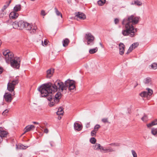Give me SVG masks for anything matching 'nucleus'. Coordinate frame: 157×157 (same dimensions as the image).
<instances>
[{
  "label": "nucleus",
  "instance_id": "de8ad7c7",
  "mask_svg": "<svg viewBox=\"0 0 157 157\" xmlns=\"http://www.w3.org/2000/svg\"><path fill=\"white\" fill-rule=\"evenodd\" d=\"M20 147L21 149H25V147L23 145H20Z\"/></svg>",
  "mask_w": 157,
  "mask_h": 157
},
{
  "label": "nucleus",
  "instance_id": "f8f14e48",
  "mask_svg": "<svg viewBox=\"0 0 157 157\" xmlns=\"http://www.w3.org/2000/svg\"><path fill=\"white\" fill-rule=\"evenodd\" d=\"M35 128V126L33 125H30L26 126L24 129V132L23 134L27 132L30 131L34 129Z\"/></svg>",
  "mask_w": 157,
  "mask_h": 157
},
{
  "label": "nucleus",
  "instance_id": "864d4df0",
  "mask_svg": "<svg viewBox=\"0 0 157 157\" xmlns=\"http://www.w3.org/2000/svg\"><path fill=\"white\" fill-rule=\"evenodd\" d=\"M90 123H87L86 124V128H89L90 127Z\"/></svg>",
  "mask_w": 157,
  "mask_h": 157
},
{
  "label": "nucleus",
  "instance_id": "5701e85b",
  "mask_svg": "<svg viewBox=\"0 0 157 157\" xmlns=\"http://www.w3.org/2000/svg\"><path fill=\"white\" fill-rule=\"evenodd\" d=\"M69 40L67 38L65 39L63 41V45L64 47H66L68 45L69 43Z\"/></svg>",
  "mask_w": 157,
  "mask_h": 157
},
{
  "label": "nucleus",
  "instance_id": "603ef678",
  "mask_svg": "<svg viewBox=\"0 0 157 157\" xmlns=\"http://www.w3.org/2000/svg\"><path fill=\"white\" fill-rule=\"evenodd\" d=\"M3 71V68L1 67H0V74H1Z\"/></svg>",
  "mask_w": 157,
  "mask_h": 157
},
{
  "label": "nucleus",
  "instance_id": "a211bd4d",
  "mask_svg": "<svg viewBox=\"0 0 157 157\" xmlns=\"http://www.w3.org/2000/svg\"><path fill=\"white\" fill-rule=\"evenodd\" d=\"M153 93V91L152 89L148 88V100L151 98Z\"/></svg>",
  "mask_w": 157,
  "mask_h": 157
},
{
  "label": "nucleus",
  "instance_id": "473e14b6",
  "mask_svg": "<svg viewBox=\"0 0 157 157\" xmlns=\"http://www.w3.org/2000/svg\"><path fill=\"white\" fill-rule=\"evenodd\" d=\"M58 103H56L55 102L52 101L50 102L49 104V105L50 107H52L53 106H55L56 104H57Z\"/></svg>",
  "mask_w": 157,
  "mask_h": 157
},
{
  "label": "nucleus",
  "instance_id": "ea45409f",
  "mask_svg": "<svg viewBox=\"0 0 157 157\" xmlns=\"http://www.w3.org/2000/svg\"><path fill=\"white\" fill-rule=\"evenodd\" d=\"M42 45L43 46L47 45V44H48V40H46V39H45L44 40V43H43V41L42 40Z\"/></svg>",
  "mask_w": 157,
  "mask_h": 157
},
{
  "label": "nucleus",
  "instance_id": "20e7f679",
  "mask_svg": "<svg viewBox=\"0 0 157 157\" xmlns=\"http://www.w3.org/2000/svg\"><path fill=\"white\" fill-rule=\"evenodd\" d=\"M21 61V60L19 58H14L10 62V65L14 68L18 69L20 67Z\"/></svg>",
  "mask_w": 157,
  "mask_h": 157
},
{
  "label": "nucleus",
  "instance_id": "79ce46f5",
  "mask_svg": "<svg viewBox=\"0 0 157 157\" xmlns=\"http://www.w3.org/2000/svg\"><path fill=\"white\" fill-rule=\"evenodd\" d=\"M134 4L138 6H140L142 4V3L138 1H135Z\"/></svg>",
  "mask_w": 157,
  "mask_h": 157
},
{
  "label": "nucleus",
  "instance_id": "9d476101",
  "mask_svg": "<svg viewBox=\"0 0 157 157\" xmlns=\"http://www.w3.org/2000/svg\"><path fill=\"white\" fill-rule=\"evenodd\" d=\"M76 14L75 17L77 20L79 19H84L86 18L85 15L82 13L79 12Z\"/></svg>",
  "mask_w": 157,
  "mask_h": 157
},
{
  "label": "nucleus",
  "instance_id": "412c9836",
  "mask_svg": "<svg viewBox=\"0 0 157 157\" xmlns=\"http://www.w3.org/2000/svg\"><path fill=\"white\" fill-rule=\"evenodd\" d=\"M98 51L97 47H95L94 48L90 49L89 50V52L90 54H93L96 52Z\"/></svg>",
  "mask_w": 157,
  "mask_h": 157
},
{
  "label": "nucleus",
  "instance_id": "5fc2aeb1",
  "mask_svg": "<svg viewBox=\"0 0 157 157\" xmlns=\"http://www.w3.org/2000/svg\"><path fill=\"white\" fill-rule=\"evenodd\" d=\"M75 153L76 155H78L79 154V151L78 150H77L75 151Z\"/></svg>",
  "mask_w": 157,
  "mask_h": 157
},
{
  "label": "nucleus",
  "instance_id": "37998d69",
  "mask_svg": "<svg viewBox=\"0 0 157 157\" xmlns=\"http://www.w3.org/2000/svg\"><path fill=\"white\" fill-rule=\"evenodd\" d=\"M40 14L44 17L46 14V13L44 10H42L41 11Z\"/></svg>",
  "mask_w": 157,
  "mask_h": 157
},
{
  "label": "nucleus",
  "instance_id": "cd10ccee",
  "mask_svg": "<svg viewBox=\"0 0 157 157\" xmlns=\"http://www.w3.org/2000/svg\"><path fill=\"white\" fill-rule=\"evenodd\" d=\"M105 2V0H100L98 2V5L100 6H102Z\"/></svg>",
  "mask_w": 157,
  "mask_h": 157
},
{
  "label": "nucleus",
  "instance_id": "e2e57ef3",
  "mask_svg": "<svg viewBox=\"0 0 157 157\" xmlns=\"http://www.w3.org/2000/svg\"><path fill=\"white\" fill-rule=\"evenodd\" d=\"M50 145H51V146H52V147L53 146V145H52V144L51 143H50Z\"/></svg>",
  "mask_w": 157,
  "mask_h": 157
},
{
  "label": "nucleus",
  "instance_id": "7c9ffc66",
  "mask_svg": "<svg viewBox=\"0 0 157 157\" xmlns=\"http://www.w3.org/2000/svg\"><path fill=\"white\" fill-rule=\"evenodd\" d=\"M55 10L56 14H57V16L60 15L61 18H62V15L61 13L57 9L55 8Z\"/></svg>",
  "mask_w": 157,
  "mask_h": 157
},
{
  "label": "nucleus",
  "instance_id": "69168bd1",
  "mask_svg": "<svg viewBox=\"0 0 157 157\" xmlns=\"http://www.w3.org/2000/svg\"><path fill=\"white\" fill-rule=\"evenodd\" d=\"M100 45H102L101 43H100Z\"/></svg>",
  "mask_w": 157,
  "mask_h": 157
},
{
  "label": "nucleus",
  "instance_id": "6ab92c4d",
  "mask_svg": "<svg viewBox=\"0 0 157 157\" xmlns=\"http://www.w3.org/2000/svg\"><path fill=\"white\" fill-rule=\"evenodd\" d=\"M64 113L63 109L61 107H59L58 109V111L56 112V113L58 115H63Z\"/></svg>",
  "mask_w": 157,
  "mask_h": 157
},
{
  "label": "nucleus",
  "instance_id": "a18cd8bd",
  "mask_svg": "<svg viewBox=\"0 0 157 157\" xmlns=\"http://www.w3.org/2000/svg\"><path fill=\"white\" fill-rule=\"evenodd\" d=\"M132 155H133V157H137V154L133 150H132Z\"/></svg>",
  "mask_w": 157,
  "mask_h": 157
},
{
  "label": "nucleus",
  "instance_id": "f03ea898",
  "mask_svg": "<svg viewBox=\"0 0 157 157\" xmlns=\"http://www.w3.org/2000/svg\"><path fill=\"white\" fill-rule=\"evenodd\" d=\"M139 17L131 15L128 17L127 19H124L122 22V24H125V29L122 30V34L124 36H129L131 37L134 36L135 33L137 31L136 29H135L133 25H135L138 23Z\"/></svg>",
  "mask_w": 157,
  "mask_h": 157
},
{
  "label": "nucleus",
  "instance_id": "4c0bfd02",
  "mask_svg": "<svg viewBox=\"0 0 157 157\" xmlns=\"http://www.w3.org/2000/svg\"><path fill=\"white\" fill-rule=\"evenodd\" d=\"M97 132H96L94 130H92L91 132V136H95L96 135Z\"/></svg>",
  "mask_w": 157,
  "mask_h": 157
},
{
  "label": "nucleus",
  "instance_id": "0eeeda50",
  "mask_svg": "<svg viewBox=\"0 0 157 157\" xmlns=\"http://www.w3.org/2000/svg\"><path fill=\"white\" fill-rule=\"evenodd\" d=\"M12 96H13L12 95V94H11L7 92L5 93L3 97L5 101L7 102L10 103L12 101L13 99Z\"/></svg>",
  "mask_w": 157,
  "mask_h": 157
},
{
  "label": "nucleus",
  "instance_id": "680f3d73",
  "mask_svg": "<svg viewBox=\"0 0 157 157\" xmlns=\"http://www.w3.org/2000/svg\"><path fill=\"white\" fill-rule=\"evenodd\" d=\"M1 44H2V41H1L0 40V46H1Z\"/></svg>",
  "mask_w": 157,
  "mask_h": 157
},
{
  "label": "nucleus",
  "instance_id": "f257e3e1",
  "mask_svg": "<svg viewBox=\"0 0 157 157\" xmlns=\"http://www.w3.org/2000/svg\"><path fill=\"white\" fill-rule=\"evenodd\" d=\"M68 87L70 91L74 90L75 88V81L68 79L64 84L59 81H57L52 85L50 83L43 84L38 88V90L41 93L42 97H46L48 100L51 101L52 100L53 91H56L58 89L63 92L66 90Z\"/></svg>",
  "mask_w": 157,
  "mask_h": 157
},
{
  "label": "nucleus",
  "instance_id": "6e6552de",
  "mask_svg": "<svg viewBox=\"0 0 157 157\" xmlns=\"http://www.w3.org/2000/svg\"><path fill=\"white\" fill-rule=\"evenodd\" d=\"M25 28L26 30H30V33H34V32H35L37 29L36 27L35 26L33 27V28L31 29V28H32V25L27 22H25Z\"/></svg>",
  "mask_w": 157,
  "mask_h": 157
},
{
  "label": "nucleus",
  "instance_id": "0e129e2a",
  "mask_svg": "<svg viewBox=\"0 0 157 157\" xmlns=\"http://www.w3.org/2000/svg\"><path fill=\"white\" fill-rule=\"evenodd\" d=\"M137 85H138V84L136 83V85L134 87H135Z\"/></svg>",
  "mask_w": 157,
  "mask_h": 157
},
{
  "label": "nucleus",
  "instance_id": "9b49d317",
  "mask_svg": "<svg viewBox=\"0 0 157 157\" xmlns=\"http://www.w3.org/2000/svg\"><path fill=\"white\" fill-rule=\"evenodd\" d=\"M139 45V43L137 42L133 43L129 47L127 54H128L130 53L134 49L136 48Z\"/></svg>",
  "mask_w": 157,
  "mask_h": 157
},
{
  "label": "nucleus",
  "instance_id": "09e8293b",
  "mask_svg": "<svg viewBox=\"0 0 157 157\" xmlns=\"http://www.w3.org/2000/svg\"><path fill=\"white\" fill-rule=\"evenodd\" d=\"M114 22L115 24H117L119 22V20L117 18H116L114 20Z\"/></svg>",
  "mask_w": 157,
  "mask_h": 157
},
{
  "label": "nucleus",
  "instance_id": "7ed1b4c3",
  "mask_svg": "<svg viewBox=\"0 0 157 157\" xmlns=\"http://www.w3.org/2000/svg\"><path fill=\"white\" fill-rule=\"evenodd\" d=\"M18 83V79L13 80L9 82L7 84V90L10 92H12V95L14 96L15 94L14 91L15 86Z\"/></svg>",
  "mask_w": 157,
  "mask_h": 157
},
{
  "label": "nucleus",
  "instance_id": "58836bf2",
  "mask_svg": "<svg viewBox=\"0 0 157 157\" xmlns=\"http://www.w3.org/2000/svg\"><path fill=\"white\" fill-rule=\"evenodd\" d=\"M112 146H116V147H119L120 146V144L119 143H114L110 144Z\"/></svg>",
  "mask_w": 157,
  "mask_h": 157
},
{
  "label": "nucleus",
  "instance_id": "c9c22d12",
  "mask_svg": "<svg viewBox=\"0 0 157 157\" xmlns=\"http://www.w3.org/2000/svg\"><path fill=\"white\" fill-rule=\"evenodd\" d=\"M152 82L151 78H148V86H151L152 84Z\"/></svg>",
  "mask_w": 157,
  "mask_h": 157
},
{
  "label": "nucleus",
  "instance_id": "39448f33",
  "mask_svg": "<svg viewBox=\"0 0 157 157\" xmlns=\"http://www.w3.org/2000/svg\"><path fill=\"white\" fill-rule=\"evenodd\" d=\"M85 38L87 40V44L88 45L92 46L94 44V37L90 33L86 34Z\"/></svg>",
  "mask_w": 157,
  "mask_h": 157
},
{
  "label": "nucleus",
  "instance_id": "3c124183",
  "mask_svg": "<svg viewBox=\"0 0 157 157\" xmlns=\"http://www.w3.org/2000/svg\"><path fill=\"white\" fill-rule=\"evenodd\" d=\"M44 132L46 133H48V130L47 128H45L44 129Z\"/></svg>",
  "mask_w": 157,
  "mask_h": 157
},
{
  "label": "nucleus",
  "instance_id": "f704fd0d",
  "mask_svg": "<svg viewBox=\"0 0 157 157\" xmlns=\"http://www.w3.org/2000/svg\"><path fill=\"white\" fill-rule=\"evenodd\" d=\"M100 127V126L99 124H97L94 126V130L96 132H97Z\"/></svg>",
  "mask_w": 157,
  "mask_h": 157
},
{
  "label": "nucleus",
  "instance_id": "6e6d98bb",
  "mask_svg": "<svg viewBox=\"0 0 157 157\" xmlns=\"http://www.w3.org/2000/svg\"><path fill=\"white\" fill-rule=\"evenodd\" d=\"M103 151H105L104 152H108L107 150V148H104Z\"/></svg>",
  "mask_w": 157,
  "mask_h": 157
},
{
  "label": "nucleus",
  "instance_id": "c03bdc74",
  "mask_svg": "<svg viewBox=\"0 0 157 157\" xmlns=\"http://www.w3.org/2000/svg\"><path fill=\"white\" fill-rule=\"evenodd\" d=\"M9 110L7 109H6L2 113V114L4 116H5L7 114Z\"/></svg>",
  "mask_w": 157,
  "mask_h": 157
},
{
  "label": "nucleus",
  "instance_id": "72a5a7b5",
  "mask_svg": "<svg viewBox=\"0 0 157 157\" xmlns=\"http://www.w3.org/2000/svg\"><path fill=\"white\" fill-rule=\"evenodd\" d=\"M96 140L94 137L91 138L90 140V142L92 144H94L95 143Z\"/></svg>",
  "mask_w": 157,
  "mask_h": 157
},
{
  "label": "nucleus",
  "instance_id": "4d7b16f0",
  "mask_svg": "<svg viewBox=\"0 0 157 157\" xmlns=\"http://www.w3.org/2000/svg\"><path fill=\"white\" fill-rule=\"evenodd\" d=\"M2 138L1 136H0V143H1L2 141Z\"/></svg>",
  "mask_w": 157,
  "mask_h": 157
},
{
  "label": "nucleus",
  "instance_id": "052dcab7",
  "mask_svg": "<svg viewBox=\"0 0 157 157\" xmlns=\"http://www.w3.org/2000/svg\"><path fill=\"white\" fill-rule=\"evenodd\" d=\"M33 123L34 124H38V123H37V122H33Z\"/></svg>",
  "mask_w": 157,
  "mask_h": 157
},
{
  "label": "nucleus",
  "instance_id": "f3484780",
  "mask_svg": "<svg viewBox=\"0 0 157 157\" xmlns=\"http://www.w3.org/2000/svg\"><path fill=\"white\" fill-rule=\"evenodd\" d=\"M74 127L75 130L78 131H80L82 129V126L77 123H75Z\"/></svg>",
  "mask_w": 157,
  "mask_h": 157
},
{
  "label": "nucleus",
  "instance_id": "13d9d810",
  "mask_svg": "<svg viewBox=\"0 0 157 157\" xmlns=\"http://www.w3.org/2000/svg\"><path fill=\"white\" fill-rule=\"evenodd\" d=\"M11 0H10V1H9V2L8 3L7 6H8L9 5V4L11 3Z\"/></svg>",
  "mask_w": 157,
  "mask_h": 157
},
{
  "label": "nucleus",
  "instance_id": "b1692460",
  "mask_svg": "<svg viewBox=\"0 0 157 157\" xmlns=\"http://www.w3.org/2000/svg\"><path fill=\"white\" fill-rule=\"evenodd\" d=\"M21 8V6L20 5H16L14 8V11L15 12L20 11Z\"/></svg>",
  "mask_w": 157,
  "mask_h": 157
},
{
  "label": "nucleus",
  "instance_id": "a19ab883",
  "mask_svg": "<svg viewBox=\"0 0 157 157\" xmlns=\"http://www.w3.org/2000/svg\"><path fill=\"white\" fill-rule=\"evenodd\" d=\"M102 121L104 123H109L108 118H104L102 119Z\"/></svg>",
  "mask_w": 157,
  "mask_h": 157
},
{
  "label": "nucleus",
  "instance_id": "2eb2a0df",
  "mask_svg": "<svg viewBox=\"0 0 157 157\" xmlns=\"http://www.w3.org/2000/svg\"><path fill=\"white\" fill-rule=\"evenodd\" d=\"M54 71L53 69H49L47 71L46 77L50 78L52 76Z\"/></svg>",
  "mask_w": 157,
  "mask_h": 157
},
{
  "label": "nucleus",
  "instance_id": "4468645a",
  "mask_svg": "<svg viewBox=\"0 0 157 157\" xmlns=\"http://www.w3.org/2000/svg\"><path fill=\"white\" fill-rule=\"evenodd\" d=\"M18 16V14L16 12L13 11L10 14V17L13 19L16 18Z\"/></svg>",
  "mask_w": 157,
  "mask_h": 157
},
{
  "label": "nucleus",
  "instance_id": "e433bc0d",
  "mask_svg": "<svg viewBox=\"0 0 157 157\" xmlns=\"http://www.w3.org/2000/svg\"><path fill=\"white\" fill-rule=\"evenodd\" d=\"M142 120L144 122H146L147 120V117L146 115H144L141 118Z\"/></svg>",
  "mask_w": 157,
  "mask_h": 157
},
{
  "label": "nucleus",
  "instance_id": "8fccbe9b",
  "mask_svg": "<svg viewBox=\"0 0 157 157\" xmlns=\"http://www.w3.org/2000/svg\"><path fill=\"white\" fill-rule=\"evenodd\" d=\"M104 148L102 146H101L100 144V147H99V150L100 149V150H102L103 151V150H104Z\"/></svg>",
  "mask_w": 157,
  "mask_h": 157
},
{
  "label": "nucleus",
  "instance_id": "c85d7f7f",
  "mask_svg": "<svg viewBox=\"0 0 157 157\" xmlns=\"http://www.w3.org/2000/svg\"><path fill=\"white\" fill-rule=\"evenodd\" d=\"M151 68L155 70L157 68V64L156 63H154L151 66Z\"/></svg>",
  "mask_w": 157,
  "mask_h": 157
},
{
  "label": "nucleus",
  "instance_id": "4be33fe9",
  "mask_svg": "<svg viewBox=\"0 0 157 157\" xmlns=\"http://www.w3.org/2000/svg\"><path fill=\"white\" fill-rule=\"evenodd\" d=\"M157 124V119L152 121L151 123L148 124V127H150Z\"/></svg>",
  "mask_w": 157,
  "mask_h": 157
},
{
  "label": "nucleus",
  "instance_id": "2f4dec72",
  "mask_svg": "<svg viewBox=\"0 0 157 157\" xmlns=\"http://www.w3.org/2000/svg\"><path fill=\"white\" fill-rule=\"evenodd\" d=\"M58 103H56L55 102L52 101L50 102L49 104V105L50 107H52L53 106H55L56 104H57Z\"/></svg>",
  "mask_w": 157,
  "mask_h": 157
},
{
  "label": "nucleus",
  "instance_id": "c756f323",
  "mask_svg": "<svg viewBox=\"0 0 157 157\" xmlns=\"http://www.w3.org/2000/svg\"><path fill=\"white\" fill-rule=\"evenodd\" d=\"M100 147V144H96L93 146V148L95 150H98L99 147Z\"/></svg>",
  "mask_w": 157,
  "mask_h": 157
},
{
  "label": "nucleus",
  "instance_id": "ddd939ff",
  "mask_svg": "<svg viewBox=\"0 0 157 157\" xmlns=\"http://www.w3.org/2000/svg\"><path fill=\"white\" fill-rule=\"evenodd\" d=\"M124 45L122 43H120L119 44L120 54L122 55L124 52Z\"/></svg>",
  "mask_w": 157,
  "mask_h": 157
},
{
  "label": "nucleus",
  "instance_id": "393cba45",
  "mask_svg": "<svg viewBox=\"0 0 157 157\" xmlns=\"http://www.w3.org/2000/svg\"><path fill=\"white\" fill-rule=\"evenodd\" d=\"M18 22L17 21H15L14 22H13L12 24V25L13 26V28L14 29H18Z\"/></svg>",
  "mask_w": 157,
  "mask_h": 157
},
{
  "label": "nucleus",
  "instance_id": "bf43d9fd",
  "mask_svg": "<svg viewBox=\"0 0 157 157\" xmlns=\"http://www.w3.org/2000/svg\"><path fill=\"white\" fill-rule=\"evenodd\" d=\"M61 115H59V117H58V119L59 120L61 118Z\"/></svg>",
  "mask_w": 157,
  "mask_h": 157
},
{
  "label": "nucleus",
  "instance_id": "dca6fc26",
  "mask_svg": "<svg viewBox=\"0 0 157 157\" xmlns=\"http://www.w3.org/2000/svg\"><path fill=\"white\" fill-rule=\"evenodd\" d=\"M18 29H22L25 27V22L21 21L18 22Z\"/></svg>",
  "mask_w": 157,
  "mask_h": 157
},
{
  "label": "nucleus",
  "instance_id": "1a4fd4ad",
  "mask_svg": "<svg viewBox=\"0 0 157 157\" xmlns=\"http://www.w3.org/2000/svg\"><path fill=\"white\" fill-rule=\"evenodd\" d=\"M62 94L60 92H58L55 94L54 98V101L56 103H58L59 101V100L61 98Z\"/></svg>",
  "mask_w": 157,
  "mask_h": 157
},
{
  "label": "nucleus",
  "instance_id": "bb28decb",
  "mask_svg": "<svg viewBox=\"0 0 157 157\" xmlns=\"http://www.w3.org/2000/svg\"><path fill=\"white\" fill-rule=\"evenodd\" d=\"M140 95L143 98H145L147 97V92L146 91H143L140 94Z\"/></svg>",
  "mask_w": 157,
  "mask_h": 157
},
{
  "label": "nucleus",
  "instance_id": "423d86ee",
  "mask_svg": "<svg viewBox=\"0 0 157 157\" xmlns=\"http://www.w3.org/2000/svg\"><path fill=\"white\" fill-rule=\"evenodd\" d=\"M3 55L5 56L7 63H9L13 59L14 55L13 54L10 52L9 50H7L3 52Z\"/></svg>",
  "mask_w": 157,
  "mask_h": 157
},
{
  "label": "nucleus",
  "instance_id": "49530a36",
  "mask_svg": "<svg viewBox=\"0 0 157 157\" xmlns=\"http://www.w3.org/2000/svg\"><path fill=\"white\" fill-rule=\"evenodd\" d=\"M107 148L108 152H112L114 151V150L110 147H108Z\"/></svg>",
  "mask_w": 157,
  "mask_h": 157
},
{
  "label": "nucleus",
  "instance_id": "aec40b11",
  "mask_svg": "<svg viewBox=\"0 0 157 157\" xmlns=\"http://www.w3.org/2000/svg\"><path fill=\"white\" fill-rule=\"evenodd\" d=\"M7 134L6 131L0 130V136L1 137H6Z\"/></svg>",
  "mask_w": 157,
  "mask_h": 157
},
{
  "label": "nucleus",
  "instance_id": "a878e982",
  "mask_svg": "<svg viewBox=\"0 0 157 157\" xmlns=\"http://www.w3.org/2000/svg\"><path fill=\"white\" fill-rule=\"evenodd\" d=\"M151 133L153 135H157V128H153L151 130Z\"/></svg>",
  "mask_w": 157,
  "mask_h": 157
}]
</instances>
